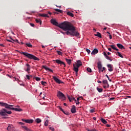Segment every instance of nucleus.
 Masks as SVG:
<instances>
[{
	"label": "nucleus",
	"mask_w": 131,
	"mask_h": 131,
	"mask_svg": "<svg viewBox=\"0 0 131 131\" xmlns=\"http://www.w3.org/2000/svg\"><path fill=\"white\" fill-rule=\"evenodd\" d=\"M51 23L55 26H58L59 28L63 29L64 31H67L66 34L67 35H72V36H79V33L75 31V27L70 22L64 21L63 23L59 25L55 19H52Z\"/></svg>",
	"instance_id": "nucleus-1"
},
{
	"label": "nucleus",
	"mask_w": 131,
	"mask_h": 131,
	"mask_svg": "<svg viewBox=\"0 0 131 131\" xmlns=\"http://www.w3.org/2000/svg\"><path fill=\"white\" fill-rule=\"evenodd\" d=\"M0 105H1V106L5 107V108H6L7 109H10V110H14V111H17V112H21V111H22V109H21V108L11 107H14V105H11V104H8L6 103L0 102Z\"/></svg>",
	"instance_id": "nucleus-2"
},
{
	"label": "nucleus",
	"mask_w": 131,
	"mask_h": 131,
	"mask_svg": "<svg viewBox=\"0 0 131 131\" xmlns=\"http://www.w3.org/2000/svg\"><path fill=\"white\" fill-rule=\"evenodd\" d=\"M20 54H22V55H24L25 56V57H27V58H28V59H30L31 60H35V61H39V59L38 58L36 57L35 56L29 54L27 52H20Z\"/></svg>",
	"instance_id": "nucleus-3"
},
{
	"label": "nucleus",
	"mask_w": 131,
	"mask_h": 131,
	"mask_svg": "<svg viewBox=\"0 0 131 131\" xmlns=\"http://www.w3.org/2000/svg\"><path fill=\"white\" fill-rule=\"evenodd\" d=\"M7 114H12V111H8L6 108H3L0 111V115L2 116H6Z\"/></svg>",
	"instance_id": "nucleus-4"
},
{
	"label": "nucleus",
	"mask_w": 131,
	"mask_h": 131,
	"mask_svg": "<svg viewBox=\"0 0 131 131\" xmlns=\"http://www.w3.org/2000/svg\"><path fill=\"white\" fill-rule=\"evenodd\" d=\"M58 98L60 100H62L63 101H65L66 100V97H65V95L63 93L61 92V91H58L57 92V95Z\"/></svg>",
	"instance_id": "nucleus-5"
},
{
	"label": "nucleus",
	"mask_w": 131,
	"mask_h": 131,
	"mask_svg": "<svg viewBox=\"0 0 131 131\" xmlns=\"http://www.w3.org/2000/svg\"><path fill=\"white\" fill-rule=\"evenodd\" d=\"M97 68H98V70L99 72H104V71H106V69L105 67H103L102 70V63L101 61H99L97 62Z\"/></svg>",
	"instance_id": "nucleus-6"
},
{
	"label": "nucleus",
	"mask_w": 131,
	"mask_h": 131,
	"mask_svg": "<svg viewBox=\"0 0 131 131\" xmlns=\"http://www.w3.org/2000/svg\"><path fill=\"white\" fill-rule=\"evenodd\" d=\"M54 81L56 82V83H58V84H60V83H64V82L62 81L61 80L59 79L57 77L55 76H52Z\"/></svg>",
	"instance_id": "nucleus-7"
},
{
	"label": "nucleus",
	"mask_w": 131,
	"mask_h": 131,
	"mask_svg": "<svg viewBox=\"0 0 131 131\" xmlns=\"http://www.w3.org/2000/svg\"><path fill=\"white\" fill-rule=\"evenodd\" d=\"M54 61V62H56L57 64H60V65H64V67H66V64H65V62L60 60V59H56Z\"/></svg>",
	"instance_id": "nucleus-8"
},
{
	"label": "nucleus",
	"mask_w": 131,
	"mask_h": 131,
	"mask_svg": "<svg viewBox=\"0 0 131 131\" xmlns=\"http://www.w3.org/2000/svg\"><path fill=\"white\" fill-rule=\"evenodd\" d=\"M103 55L105 56V58L107 59V60H108L111 62H112V59H111V58L107 55V53H106L105 52H103Z\"/></svg>",
	"instance_id": "nucleus-9"
},
{
	"label": "nucleus",
	"mask_w": 131,
	"mask_h": 131,
	"mask_svg": "<svg viewBox=\"0 0 131 131\" xmlns=\"http://www.w3.org/2000/svg\"><path fill=\"white\" fill-rule=\"evenodd\" d=\"M107 67L108 68V71H110V72H112V71H113L114 69L113 66H112V64H107Z\"/></svg>",
	"instance_id": "nucleus-10"
},
{
	"label": "nucleus",
	"mask_w": 131,
	"mask_h": 131,
	"mask_svg": "<svg viewBox=\"0 0 131 131\" xmlns=\"http://www.w3.org/2000/svg\"><path fill=\"white\" fill-rule=\"evenodd\" d=\"M73 67H74V70L75 71V72H76V74H77V73H78V68H79V67H78L77 66H76L75 64H73Z\"/></svg>",
	"instance_id": "nucleus-11"
},
{
	"label": "nucleus",
	"mask_w": 131,
	"mask_h": 131,
	"mask_svg": "<svg viewBox=\"0 0 131 131\" xmlns=\"http://www.w3.org/2000/svg\"><path fill=\"white\" fill-rule=\"evenodd\" d=\"M76 66H77V67H80V66H82V62H81V61L78 60L77 61V63L75 64Z\"/></svg>",
	"instance_id": "nucleus-12"
},
{
	"label": "nucleus",
	"mask_w": 131,
	"mask_h": 131,
	"mask_svg": "<svg viewBox=\"0 0 131 131\" xmlns=\"http://www.w3.org/2000/svg\"><path fill=\"white\" fill-rule=\"evenodd\" d=\"M26 66L27 67V69H25V71L28 72V73H29V71H30V69H31L30 65H29V64H28V63H27Z\"/></svg>",
	"instance_id": "nucleus-13"
},
{
	"label": "nucleus",
	"mask_w": 131,
	"mask_h": 131,
	"mask_svg": "<svg viewBox=\"0 0 131 131\" xmlns=\"http://www.w3.org/2000/svg\"><path fill=\"white\" fill-rule=\"evenodd\" d=\"M71 111L72 113H76V109L75 108V105L72 106Z\"/></svg>",
	"instance_id": "nucleus-14"
},
{
	"label": "nucleus",
	"mask_w": 131,
	"mask_h": 131,
	"mask_svg": "<svg viewBox=\"0 0 131 131\" xmlns=\"http://www.w3.org/2000/svg\"><path fill=\"white\" fill-rule=\"evenodd\" d=\"M117 46L118 48H119V49H120L121 50H122V49H125L124 48V46H123V45H122L120 43H117Z\"/></svg>",
	"instance_id": "nucleus-15"
},
{
	"label": "nucleus",
	"mask_w": 131,
	"mask_h": 131,
	"mask_svg": "<svg viewBox=\"0 0 131 131\" xmlns=\"http://www.w3.org/2000/svg\"><path fill=\"white\" fill-rule=\"evenodd\" d=\"M68 98L70 101V102H72L73 101H75V102H76V99H75V98L74 97H69V96H68Z\"/></svg>",
	"instance_id": "nucleus-16"
},
{
	"label": "nucleus",
	"mask_w": 131,
	"mask_h": 131,
	"mask_svg": "<svg viewBox=\"0 0 131 131\" xmlns=\"http://www.w3.org/2000/svg\"><path fill=\"white\" fill-rule=\"evenodd\" d=\"M99 53V50L97 49H94L92 52L91 53L92 54L96 55V54H98Z\"/></svg>",
	"instance_id": "nucleus-17"
},
{
	"label": "nucleus",
	"mask_w": 131,
	"mask_h": 131,
	"mask_svg": "<svg viewBox=\"0 0 131 131\" xmlns=\"http://www.w3.org/2000/svg\"><path fill=\"white\" fill-rule=\"evenodd\" d=\"M103 84H107V88H109V84L108 83V81L107 80H104L102 81Z\"/></svg>",
	"instance_id": "nucleus-18"
},
{
	"label": "nucleus",
	"mask_w": 131,
	"mask_h": 131,
	"mask_svg": "<svg viewBox=\"0 0 131 131\" xmlns=\"http://www.w3.org/2000/svg\"><path fill=\"white\" fill-rule=\"evenodd\" d=\"M12 128H14V126L9 125H8V126L7 127V129L8 131H10V130H11V129H12Z\"/></svg>",
	"instance_id": "nucleus-19"
},
{
	"label": "nucleus",
	"mask_w": 131,
	"mask_h": 131,
	"mask_svg": "<svg viewBox=\"0 0 131 131\" xmlns=\"http://www.w3.org/2000/svg\"><path fill=\"white\" fill-rule=\"evenodd\" d=\"M110 47H111V48L113 49V50H114L115 51H118V49L115 47V45H110Z\"/></svg>",
	"instance_id": "nucleus-20"
},
{
	"label": "nucleus",
	"mask_w": 131,
	"mask_h": 131,
	"mask_svg": "<svg viewBox=\"0 0 131 131\" xmlns=\"http://www.w3.org/2000/svg\"><path fill=\"white\" fill-rule=\"evenodd\" d=\"M95 36H97L100 38H102V35L101 34V33H99L98 32H97V34H95Z\"/></svg>",
	"instance_id": "nucleus-21"
},
{
	"label": "nucleus",
	"mask_w": 131,
	"mask_h": 131,
	"mask_svg": "<svg viewBox=\"0 0 131 131\" xmlns=\"http://www.w3.org/2000/svg\"><path fill=\"white\" fill-rule=\"evenodd\" d=\"M21 127L23 128H24L25 130H26V131H31V130L30 129L28 128L26 126H21Z\"/></svg>",
	"instance_id": "nucleus-22"
},
{
	"label": "nucleus",
	"mask_w": 131,
	"mask_h": 131,
	"mask_svg": "<svg viewBox=\"0 0 131 131\" xmlns=\"http://www.w3.org/2000/svg\"><path fill=\"white\" fill-rule=\"evenodd\" d=\"M33 123V120L32 119H27V121L26 122V123Z\"/></svg>",
	"instance_id": "nucleus-23"
},
{
	"label": "nucleus",
	"mask_w": 131,
	"mask_h": 131,
	"mask_svg": "<svg viewBox=\"0 0 131 131\" xmlns=\"http://www.w3.org/2000/svg\"><path fill=\"white\" fill-rule=\"evenodd\" d=\"M67 15L70 16L71 17H74V14H73V13L70 11L67 12Z\"/></svg>",
	"instance_id": "nucleus-24"
},
{
	"label": "nucleus",
	"mask_w": 131,
	"mask_h": 131,
	"mask_svg": "<svg viewBox=\"0 0 131 131\" xmlns=\"http://www.w3.org/2000/svg\"><path fill=\"white\" fill-rule=\"evenodd\" d=\"M66 61L69 65H71V59L66 58Z\"/></svg>",
	"instance_id": "nucleus-25"
},
{
	"label": "nucleus",
	"mask_w": 131,
	"mask_h": 131,
	"mask_svg": "<svg viewBox=\"0 0 131 131\" xmlns=\"http://www.w3.org/2000/svg\"><path fill=\"white\" fill-rule=\"evenodd\" d=\"M100 120L102 122V123H104V124H107V122L106 121V120H105L104 119L101 118Z\"/></svg>",
	"instance_id": "nucleus-26"
},
{
	"label": "nucleus",
	"mask_w": 131,
	"mask_h": 131,
	"mask_svg": "<svg viewBox=\"0 0 131 131\" xmlns=\"http://www.w3.org/2000/svg\"><path fill=\"white\" fill-rule=\"evenodd\" d=\"M39 16H40L41 17H49L50 16H49V15H48V14H40Z\"/></svg>",
	"instance_id": "nucleus-27"
},
{
	"label": "nucleus",
	"mask_w": 131,
	"mask_h": 131,
	"mask_svg": "<svg viewBox=\"0 0 131 131\" xmlns=\"http://www.w3.org/2000/svg\"><path fill=\"white\" fill-rule=\"evenodd\" d=\"M96 89L99 93H102L103 92V89L102 88H99L98 87H97Z\"/></svg>",
	"instance_id": "nucleus-28"
},
{
	"label": "nucleus",
	"mask_w": 131,
	"mask_h": 131,
	"mask_svg": "<svg viewBox=\"0 0 131 131\" xmlns=\"http://www.w3.org/2000/svg\"><path fill=\"white\" fill-rule=\"evenodd\" d=\"M26 46H28L29 48H32V45H31V43H26Z\"/></svg>",
	"instance_id": "nucleus-29"
},
{
	"label": "nucleus",
	"mask_w": 131,
	"mask_h": 131,
	"mask_svg": "<svg viewBox=\"0 0 131 131\" xmlns=\"http://www.w3.org/2000/svg\"><path fill=\"white\" fill-rule=\"evenodd\" d=\"M36 122L37 123H40L41 122V120H40L39 118H37L36 119Z\"/></svg>",
	"instance_id": "nucleus-30"
},
{
	"label": "nucleus",
	"mask_w": 131,
	"mask_h": 131,
	"mask_svg": "<svg viewBox=\"0 0 131 131\" xmlns=\"http://www.w3.org/2000/svg\"><path fill=\"white\" fill-rule=\"evenodd\" d=\"M35 21L36 23H40V25H41V20L40 19H36Z\"/></svg>",
	"instance_id": "nucleus-31"
},
{
	"label": "nucleus",
	"mask_w": 131,
	"mask_h": 131,
	"mask_svg": "<svg viewBox=\"0 0 131 131\" xmlns=\"http://www.w3.org/2000/svg\"><path fill=\"white\" fill-rule=\"evenodd\" d=\"M45 126H48L49 125V120H46L45 122Z\"/></svg>",
	"instance_id": "nucleus-32"
},
{
	"label": "nucleus",
	"mask_w": 131,
	"mask_h": 131,
	"mask_svg": "<svg viewBox=\"0 0 131 131\" xmlns=\"http://www.w3.org/2000/svg\"><path fill=\"white\" fill-rule=\"evenodd\" d=\"M42 68L45 69V70H47V71H48V70L49 71V70L50 69V68L47 67V66H42Z\"/></svg>",
	"instance_id": "nucleus-33"
},
{
	"label": "nucleus",
	"mask_w": 131,
	"mask_h": 131,
	"mask_svg": "<svg viewBox=\"0 0 131 131\" xmlns=\"http://www.w3.org/2000/svg\"><path fill=\"white\" fill-rule=\"evenodd\" d=\"M56 53H57L58 55H59V56H62V53L60 51H56Z\"/></svg>",
	"instance_id": "nucleus-34"
},
{
	"label": "nucleus",
	"mask_w": 131,
	"mask_h": 131,
	"mask_svg": "<svg viewBox=\"0 0 131 131\" xmlns=\"http://www.w3.org/2000/svg\"><path fill=\"white\" fill-rule=\"evenodd\" d=\"M55 10L56 12H58V13H63V11L60 9H55Z\"/></svg>",
	"instance_id": "nucleus-35"
},
{
	"label": "nucleus",
	"mask_w": 131,
	"mask_h": 131,
	"mask_svg": "<svg viewBox=\"0 0 131 131\" xmlns=\"http://www.w3.org/2000/svg\"><path fill=\"white\" fill-rule=\"evenodd\" d=\"M117 54H118V56H119V57H120V58H123V56H122V55H121V54L120 53V52H117Z\"/></svg>",
	"instance_id": "nucleus-36"
},
{
	"label": "nucleus",
	"mask_w": 131,
	"mask_h": 131,
	"mask_svg": "<svg viewBox=\"0 0 131 131\" xmlns=\"http://www.w3.org/2000/svg\"><path fill=\"white\" fill-rule=\"evenodd\" d=\"M95 110H96L95 108H93V109L90 110V113H94V112H95Z\"/></svg>",
	"instance_id": "nucleus-37"
},
{
	"label": "nucleus",
	"mask_w": 131,
	"mask_h": 131,
	"mask_svg": "<svg viewBox=\"0 0 131 131\" xmlns=\"http://www.w3.org/2000/svg\"><path fill=\"white\" fill-rule=\"evenodd\" d=\"M86 70L88 72H90L91 73V72H92V69L90 68H88L86 69Z\"/></svg>",
	"instance_id": "nucleus-38"
},
{
	"label": "nucleus",
	"mask_w": 131,
	"mask_h": 131,
	"mask_svg": "<svg viewBox=\"0 0 131 131\" xmlns=\"http://www.w3.org/2000/svg\"><path fill=\"white\" fill-rule=\"evenodd\" d=\"M41 83L42 85H46V84H47V82L42 81Z\"/></svg>",
	"instance_id": "nucleus-39"
},
{
	"label": "nucleus",
	"mask_w": 131,
	"mask_h": 131,
	"mask_svg": "<svg viewBox=\"0 0 131 131\" xmlns=\"http://www.w3.org/2000/svg\"><path fill=\"white\" fill-rule=\"evenodd\" d=\"M26 77H27V79H28L29 80L30 79V77H32V76H29L28 75H27Z\"/></svg>",
	"instance_id": "nucleus-40"
},
{
	"label": "nucleus",
	"mask_w": 131,
	"mask_h": 131,
	"mask_svg": "<svg viewBox=\"0 0 131 131\" xmlns=\"http://www.w3.org/2000/svg\"><path fill=\"white\" fill-rule=\"evenodd\" d=\"M86 51L87 52L88 54H91V50L88 49H86Z\"/></svg>",
	"instance_id": "nucleus-41"
},
{
	"label": "nucleus",
	"mask_w": 131,
	"mask_h": 131,
	"mask_svg": "<svg viewBox=\"0 0 131 131\" xmlns=\"http://www.w3.org/2000/svg\"><path fill=\"white\" fill-rule=\"evenodd\" d=\"M35 79L37 81H39V80H40V78L39 77H35Z\"/></svg>",
	"instance_id": "nucleus-42"
},
{
	"label": "nucleus",
	"mask_w": 131,
	"mask_h": 131,
	"mask_svg": "<svg viewBox=\"0 0 131 131\" xmlns=\"http://www.w3.org/2000/svg\"><path fill=\"white\" fill-rule=\"evenodd\" d=\"M49 129H50V130L55 131V128H54L52 127H49Z\"/></svg>",
	"instance_id": "nucleus-43"
},
{
	"label": "nucleus",
	"mask_w": 131,
	"mask_h": 131,
	"mask_svg": "<svg viewBox=\"0 0 131 131\" xmlns=\"http://www.w3.org/2000/svg\"><path fill=\"white\" fill-rule=\"evenodd\" d=\"M105 76L107 78V79L109 80V81H111V79H110V78H109V76H108V75H105Z\"/></svg>",
	"instance_id": "nucleus-44"
},
{
	"label": "nucleus",
	"mask_w": 131,
	"mask_h": 131,
	"mask_svg": "<svg viewBox=\"0 0 131 131\" xmlns=\"http://www.w3.org/2000/svg\"><path fill=\"white\" fill-rule=\"evenodd\" d=\"M13 41H15V42H17V43H19V41L18 39L13 40Z\"/></svg>",
	"instance_id": "nucleus-45"
},
{
	"label": "nucleus",
	"mask_w": 131,
	"mask_h": 131,
	"mask_svg": "<svg viewBox=\"0 0 131 131\" xmlns=\"http://www.w3.org/2000/svg\"><path fill=\"white\" fill-rule=\"evenodd\" d=\"M30 25L31 26H32V27H34V24L30 23Z\"/></svg>",
	"instance_id": "nucleus-46"
},
{
	"label": "nucleus",
	"mask_w": 131,
	"mask_h": 131,
	"mask_svg": "<svg viewBox=\"0 0 131 131\" xmlns=\"http://www.w3.org/2000/svg\"><path fill=\"white\" fill-rule=\"evenodd\" d=\"M59 109H60V111H62L64 113V110H63L61 107H59Z\"/></svg>",
	"instance_id": "nucleus-47"
},
{
	"label": "nucleus",
	"mask_w": 131,
	"mask_h": 131,
	"mask_svg": "<svg viewBox=\"0 0 131 131\" xmlns=\"http://www.w3.org/2000/svg\"><path fill=\"white\" fill-rule=\"evenodd\" d=\"M27 120V119H23L21 120H22V121H24V122H26V123Z\"/></svg>",
	"instance_id": "nucleus-48"
},
{
	"label": "nucleus",
	"mask_w": 131,
	"mask_h": 131,
	"mask_svg": "<svg viewBox=\"0 0 131 131\" xmlns=\"http://www.w3.org/2000/svg\"><path fill=\"white\" fill-rule=\"evenodd\" d=\"M106 126H107V127H111V125H110V124H106Z\"/></svg>",
	"instance_id": "nucleus-49"
},
{
	"label": "nucleus",
	"mask_w": 131,
	"mask_h": 131,
	"mask_svg": "<svg viewBox=\"0 0 131 131\" xmlns=\"http://www.w3.org/2000/svg\"><path fill=\"white\" fill-rule=\"evenodd\" d=\"M18 123H19V124H20L21 125H24V123H22L21 122H19Z\"/></svg>",
	"instance_id": "nucleus-50"
},
{
	"label": "nucleus",
	"mask_w": 131,
	"mask_h": 131,
	"mask_svg": "<svg viewBox=\"0 0 131 131\" xmlns=\"http://www.w3.org/2000/svg\"><path fill=\"white\" fill-rule=\"evenodd\" d=\"M7 41H9V42H13V41L10 40H9V39H7Z\"/></svg>",
	"instance_id": "nucleus-51"
},
{
	"label": "nucleus",
	"mask_w": 131,
	"mask_h": 131,
	"mask_svg": "<svg viewBox=\"0 0 131 131\" xmlns=\"http://www.w3.org/2000/svg\"><path fill=\"white\" fill-rule=\"evenodd\" d=\"M48 71H50V72H52V73L53 72V70H52L51 69H49Z\"/></svg>",
	"instance_id": "nucleus-52"
},
{
	"label": "nucleus",
	"mask_w": 131,
	"mask_h": 131,
	"mask_svg": "<svg viewBox=\"0 0 131 131\" xmlns=\"http://www.w3.org/2000/svg\"><path fill=\"white\" fill-rule=\"evenodd\" d=\"M97 82H98V83H102V81H100V80H98V81H97Z\"/></svg>",
	"instance_id": "nucleus-53"
},
{
	"label": "nucleus",
	"mask_w": 131,
	"mask_h": 131,
	"mask_svg": "<svg viewBox=\"0 0 131 131\" xmlns=\"http://www.w3.org/2000/svg\"><path fill=\"white\" fill-rule=\"evenodd\" d=\"M108 50L110 52H112V49H111V48H108Z\"/></svg>",
	"instance_id": "nucleus-54"
},
{
	"label": "nucleus",
	"mask_w": 131,
	"mask_h": 131,
	"mask_svg": "<svg viewBox=\"0 0 131 131\" xmlns=\"http://www.w3.org/2000/svg\"><path fill=\"white\" fill-rule=\"evenodd\" d=\"M76 105H79L80 104V102L79 101H77L76 103Z\"/></svg>",
	"instance_id": "nucleus-55"
},
{
	"label": "nucleus",
	"mask_w": 131,
	"mask_h": 131,
	"mask_svg": "<svg viewBox=\"0 0 131 131\" xmlns=\"http://www.w3.org/2000/svg\"><path fill=\"white\" fill-rule=\"evenodd\" d=\"M109 36H110V39H112V35L110 34Z\"/></svg>",
	"instance_id": "nucleus-56"
},
{
	"label": "nucleus",
	"mask_w": 131,
	"mask_h": 131,
	"mask_svg": "<svg viewBox=\"0 0 131 131\" xmlns=\"http://www.w3.org/2000/svg\"><path fill=\"white\" fill-rule=\"evenodd\" d=\"M80 97H78V98H77V101H79V100H80Z\"/></svg>",
	"instance_id": "nucleus-57"
},
{
	"label": "nucleus",
	"mask_w": 131,
	"mask_h": 131,
	"mask_svg": "<svg viewBox=\"0 0 131 131\" xmlns=\"http://www.w3.org/2000/svg\"><path fill=\"white\" fill-rule=\"evenodd\" d=\"M1 47H5V45L4 44H0Z\"/></svg>",
	"instance_id": "nucleus-58"
},
{
	"label": "nucleus",
	"mask_w": 131,
	"mask_h": 131,
	"mask_svg": "<svg viewBox=\"0 0 131 131\" xmlns=\"http://www.w3.org/2000/svg\"><path fill=\"white\" fill-rule=\"evenodd\" d=\"M107 55L108 56H110V55H111V53L110 52H107Z\"/></svg>",
	"instance_id": "nucleus-59"
},
{
	"label": "nucleus",
	"mask_w": 131,
	"mask_h": 131,
	"mask_svg": "<svg viewBox=\"0 0 131 131\" xmlns=\"http://www.w3.org/2000/svg\"><path fill=\"white\" fill-rule=\"evenodd\" d=\"M93 119L94 120H96L97 119V118H96V117H93Z\"/></svg>",
	"instance_id": "nucleus-60"
},
{
	"label": "nucleus",
	"mask_w": 131,
	"mask_h": 131,
	"mask_svg": "<svg viewBox=\"0 0 131 131\" xmlns=\"http://www.w3.org/2000/svg\"><path fill=\"white\" fill-rule=\"evenodd\" d=\"M42 49H45V48H46V47H45V46H43V45H42Z\"/></svg>",
	"instance_id": "nucleus-61"
},
{
	"label": "nucleus",
	"mask_w": 131,
	"mask_h": 131,
	"mask_svg": "<svg viewBox=\"0 0 131 131\" xmlns=\"http://www.w3.org/2000/svg\"><path fill=\"white\" fill-rule=\"evenodd\" d=\"M88 131H94V129H91V130L88 129Z\"/></svg>",
	"instance_id": "nucleus-62"
},
{
	"label": "nucleus",
	"mask_w": 131,
	"mask_h": 131,
	"mask_svg": "<svg viewBox=\"0 0 131 131\" xmlns=\"http://www.w3.org/2000/svg\"><path fill=\"white\" fill-rule=\"evenodd\" d=\"M63 105H64V106H67V103H63Z\"/></svg>",
	"instance_id": "nucleus-63"
},
{
	"label": "nucleus",
	"mask_w": 131,
	"mask_h": 131,
	"mask_svg": "<svg viewBox=\"0 0 131 131\" xmlns=\"http://www.w3.org/2000/svg\"><path fill=\"white\" fill-rule=\"evenodd\" d=\"M114 99L115 98L113 97V98H110V100H114Z\"/></svg>",
	"instance_id": "nucleus-64"
}]
</instances>
